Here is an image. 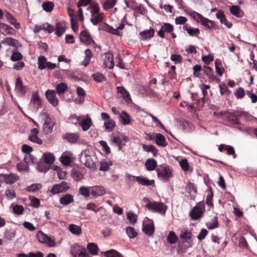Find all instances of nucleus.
<instances>
[{
	"label": "nucleus",
	"instance_id": "obj_50",
	"mask_svg": "<svg viewBox=\"0 0 257 257\" xmlns=\"http://www.w3.org/2000/svg\"><path fill=\"white\" fill-rule=\"evenodd\" d=\"M79 192L80 195L85 197H88L90 196V188L86 187L85 186H81L79 189Z\"/></svg>",
	"mask_w": 257,
	"mask_h": 257
},
{
	"label": "nucleus",
	"instance_id": "obj_12",
	"mask_svg": "<svg viewBox=\"0 0 257 257\" xmlns=\"http://www.w3.org/2000/svg\"><path fill=\"white\" fill-rule=\"evenodd\" d=\"M116 90L118 94L123 98V99L129 103L132 101V99L130 93L126 90L123 86H117Z\"/></svg>",
	"mask_w": 257,
	"mask_h": 257
},
{
	"label": "nucleus",
	"instance_id": "obj_3",
	"mask_svg": "<svg viewBox=\"0 0 257 257\" xmlns=\"http://www.w3.org/2000/svg\"><path fill=\"white\" fill-rule=\"evenodd\" d=\"M193 236L192 232L186 229H183L181 230L179 237L181 239L178 242V247H182V245L185 243L188 244V246H191V239Z\"/></svg>",
	"mask_w": 257,
	"mask_h": 257
},
{
	"label": "nucleus",
	"instance_id": "obj_41",
	"mask_svg": "<svg viewBox=\"0 0 257 257\" xmlns=\"http://www.w3.org/2000/svg\"><path fill=\"white\" fill-rule=\"evenodd\" d=\"M82 129L84 131H87L90 127L91 124V120L90 118L83 119L79 123Z\"/></svg>",
	"mask_w": 257,
	"mask_h": 257
},
{
	"label": "nucleus",
	"instance_id": "obj_57",
	"mask_svg": "<svg viewBox=\"0 0 257 257\" xmlns=\"http://www.w3.org/2000/svg\"><path fill=\"white\" fill-rule=\"evenodd\" d=\"M46 59L43 56H40L38 57V68L40 70H44L45 68V65L47 63Z\"/></svg>",
	"mask_w": 257,
	"mask_h": 257
},
{
	"label": "nucleus",
	"instance_id": "obj_1",
	"mask_svg": "<svg viewBox=\"0 0 257 257\" xmlns=\"http://www.w3.org/2000/svg\"><path fill=\"white\" fill-rule=\"evenodd\" d=\"M143 201L145 203V207L148 210H153L156 212H159L161 214L165 213L167 206L165 205L163 203L161 202H151L150 200L147 197H145L143 199Z\"/></svg>",
	"mask_w": 257,
	"mask_h": 257
},
{
	"label": "nucleus",
	"instance_id": "obj_14",
	"mask_svg": "<svg viewBox=\"0 0 257 257\" xmlns=\"http://www.w3.org/2000/svg\"><path fill=\"white\" fill-rule=\"evenodd\" d=\"M80 39L82 42L87 45H90L91 43H94L96 45L94 41L91 38L89 33L85 30H83L81 32L80 34Z\"/></svg>",
	"mask_w": 257,
	"mask_h": 257
},
{
	"label": "nucleus",
	"instance_id": "obj_38",
	"mask_svg": "<svg viewBox=\"0 0 257 257\" xmlns=\"http://www.w3.org/2000/svg\"><path fill=\"white\" fill-rule=\"evenodd\" d=\"M206 227L209 229H213L218 227L219 224L217 216H214L213 219L206 223Z\"/></svg>",
	"mask_w": 257,
	"mask_h": 257
},
{
	"label": "nucleus",
	"instance_id": "obj_47",
	"mask_svg": "<svg viewBox=\"0 0 257 257\" xmlns=\"http://www.w3.org/2000/svg\"><path fill=\"white\" fill-rule=\"evenodd\" d=\"M42 185L40 183L32 184V185L28 186L26 190L28 192H34L36 191L41 189Z\"/></svg>",
	"mask_w": 257,
	"mask_h": 257
},
{
	"label": "nucleus",
	"instance_id": "obj_36",
	"mask_svg": "<svg viewBox=\"0 0 257 257\" xmlns=\"http://www.w3.org/2000/svg\"><path fill=\"white\" fill-rule=\"evenodd\" d=\"M121 123L123 125H127L131 123V118L130 115L125 111H122L119 116Z\"/></svg>",
	"mask_w": 257,
	"mask_h": 257
},
{
	"label": "nucleus",
	"instance_id": "obj_9",
	"mask_svg": "<svg viewBox=\"0 0 257 257\" xmlns=\"http://www.w3.org/2000/svg\"><path fill=\"white\" fill-rule=\"evenodd\" d=\"M54 90L48 89L45 92V95L50 103L54 106H56L58 104V100Z\"/></svg>",
	"mask_w": 257,
	"mask_h": 257
},
{
	"label": "nucleus",
	"instance_id": "obj_30",
	"mask_svg": "<svg viewBox=\"0 0 257 257\" xmlns=\"http://www.w3.org/2000/svg\"><path fill=\"white\" fill-rule=\"evenodd\" d=\"M105 18L103 13H100L95 15L93 17H91L90 21L94 25H97L102 22Z\"/></svg>",
	"mask_w": 257,
	"mask_h": 257
},
{
	"label": "nucleus",
	"instance_id": "obj_44",
	"mask_svg": "<svg viewBox=\"0 0 257 257\" xmlns=\"http://www.w3.org/2000/svg\"><path fill=\"white\" fill-rule=\"evenodd\" d=\"M183 29L187 31V33L190 36H196L200 33V30L198 28H188L187 26L183 27Z\"/></svg>",
	"mask_w": 257,
	"mask_h": 257
},
{
	"label": "nucleus",
	"instance_id": "obj_55",
	"mask_svg": "<svg viewBox=\"0 0 257 257\" xmlns=\"http://www.w3.org/2000/svg\"><path fill=\"white\" fill-rule=\"evenodd\" d=\"M54 4L51 2H46L42 4L43 10L47 12H51L54 8Z\"/></svg>",
	"mask_w": 257,
	"mask_h": 257
},
{
	"label": "nucleus",
	"instance_id": "obj_16",
	"mask_svg": "<svg viewBox=\"0 0 257 257\" xmlns=\"http://www.w3.org/2000/svg\"><path fill=\"white\" fill-rule=\"evenodd\" d=\"M155 30L150 28L149 30H146L141 32L139 34L141 39L142 40H148L151 39L154 36Z\"/></svg>",
	"mask_w": 257,
	"mask_h": 257
},
{
	"label": "nucleus",
	"instance_id": "obj_4",
	"mask_svg": "<svg viewBox=\"0 0 257 257\" xmlns=\"http://www.w3.org/2000/svg\"><path fill=\"white\" fill-rule=\"evenodd\" d=\"M142 229L145 234L152 236L155 231V226L153 221L148 217H145L143 222Z\"/></svg>",
	"mask_w": 257,
	"mask_h": 257
},
{
	"label": "nucleus",
	"instance_id": "obj_45",
	"mask_svg": "<svg viewBox=\"0 0 257 257\" xmlns=\"http://www.w3.org/2000/svg\"><path fill=\"white\" fill-rule=\"evenodd\" d=\"M93 79L97 82H102L106 81V78L103 74L100 72H97L92 75Z\"/></svg>",
	"mask_w": 257,
	"mask_h": 257
},
{
	"label": "nucleus",
	"instance_id": "obj_28",
	"mask_svg": "<svg viewBox=\"0 0 257 257\" xmlns=\"http://www.w3.org/2000/svg\"><path fill=\"white\" fill-rule=\"evenodd\" d=\"M84 165L86 167L91 169H95V164L92 160L90 155H89L86 153L84 154Z\"/></svg>",
	"mask_w": 257,
	"mask_h": 257
},
{
	"label": "nucleus",
	"instance_id": "obj_13",
	"mask_svg": "<svg viewBox=\"0 0 257 257\" xmlns=\"http://www.w3.org/2000/svg\"><path fill=\"white\" fill-rule=\"evenodd\" d=\"M198 22H200L202 25L208 29H215L216 28L215 22L210 20L203 16H201Z\"/></svg>",
	"mask_w": 257,
	"mask_h": 257
},
{
	"label": "nucleus",
	"instance_id": "obj_46",
	"mask_svg": "<svg viewBox=\"0 0 257 257\" xmlns=\"http://www.w3.org/2000/svg\"><path fill=\"white\" fill-rule=\"evenodd\" d=\"M104 125L106 130L112 131L115 126V122L113 120L110 119L105 121Z\"/></svg>",
	"mask_w": 257,
	"mask_h": 257
},
{
	"label": "nucleus",
	"instance_id": "obj_54",
	"mask_svg": "<svg viewBox=\"0 0 257 257\" xmlns=\"http://www.w3.org/2000/svg\"><path fill=\"white\" fill-rule=\"evenodd\" d=\"M13 212L18 215H22L24 211V208L22 205L16 204L13 207Z\"/></svg>",
	"mask_w": 257,
	"mask_h": 257
},
{
	"label": "nucleus",
	"instance_id": "obj_63",
	"mask_svg": "<svg viewBox=\"0 0 257 257\" xmlns=\"http://www.w3.org/2000/svg\"><path fill=\"white\" fill-rule=\"evenodd\" d=\"M81 250V246L78 243H75L71 247L70 252L72 255L74 257Z\"/></svg>",
	"mask_w": 257,
	"mask_h": 257
},
{
	"label": "nucleus",
	"instance_id": "obj_40",
	"mask_svg": "<svg viewBox=\"0 0 257 257\" xmlns=\"http://www.w3.org/2000/svg\"><path fill=\"white\" fill-rule=\"evenodd\" d=\"M84 53L85 56L84 60L82 62V64L84 66H87L89 64L90 60L92 57V54L91 51L89 49H86Z\"/></svg>",
	"mask_w": 257,
	"mask_h": 257
},
{
	"label": "nucleus",
	"instance_id": "obj_52",
	"mask_svg": "<svg viewBox=\"0 0 257 257\" xmlns=\"http://www.w3.org/2000/svg\"><path fill=\"white\" fill-rule=\"evenodd\" d=\"M112 165V163L110 161L102 160L100 162V170L106 171L109 169V166Z\"/></svg>",
	"mask_w": 257,
	"mask_h": 257
},
{
	"label": "nucleus",
	"instance_id": "obj_11",
	"mask_svg": "<svg viewBox=\"0 0 257 257\" xmlns=\"http://www.w3.org/2000/svg\"><path fill=\"white\" fill-rule=\"evenodd\" d=\"M103 65L107 68L112 69L114 67L113 55L112 53L108 52L104 54Z\"/></svg>",
	"mask_w": 257,
	"mask_h": 257
},
{
	"label": "nucleus",
	"instance_id": "obj_20",
	"mask_svg": "<svg viewBox=\"0 0 257 257\" xmlns=\"http://www.w3.org/2000/svg\"><path fill=\"white\" fill-rule=\"evenodd\" d=\"M90 192L93 196H98L104 194L105 190L102 186H95L90 188Z\"/></svg>",
	"mask_w": 257,
	"mask_h": 257
},
{
	"label": "nucleus",
	"instance_id": "obj_37",
	"mask_svg": "<svg viewBox=\"0 0 257 257\" xmlns=\"http://www.w3.org/2000/svg\"><path fill=\"white\" fill-rule=\"evenodd\" d=\"M87 248L90 254L96 255L98 253V247L95 243H88L87 245Z\"/></svg>",
	"mask_w": 257,
	"mask_h": 257
},
{
	"label": "nucleus",
	"instance_id": "obj_59",
	"mask_svg": "<svg viewBox=\"0 0 257 257\" xmlns=\"http://www.w3.org/2000/svg\"><path fill=\"white\" fill-rule=\"evenodd\" d=\"M18 43V41L12 38H6L3 41L2 43H6L9 46H16Z\"/></svg>",
	"mask_w": 257,
	"mask_h": 257
},
{
	"label": "nucleus",
	"instance_id": "obj_48",
	"mask_svg": "<svg viewBox=\"0 0 257 257\" xmlns=\"http://www.w3.org/2000/svg\"><path fill=\"white\" fill-rule=\"evenodd\" d=\"M1 28L2 30H4V32L6 33L7 34L14 35L15 34V30L13 28H12L11 27L7 24H1Z\"/></svg>",
	"mask_w": 257,
	"mask_h": 257
},
{
	"label": "nucleus",
	"instance_id": "obj_21",
	"mask_svg": "<svg viewBox=\"0 0 257 257\" xmlns=\"http://www.w3.org/2000/svg\"><path fill=\"white\" fill-rule=\"evenodd\" d=\"M155 140L156 144L162 147H166L168 145L165 137L160 133L155 134Z\"/></svg>",
	"mask_w": 257,
	"mask_h": 257
},
{
	"label": "nucleus",
	"instance_id": "obj_15",
	"mask_svg": "<svg viewBox=\"0 0 257 257\" xmlns=\"http://www.w3.org/2000/svg\"><path fill=\"white\" fill-rule=\"evenodd\" d=\"M26 86L23 85V82L21 77H19L16 79L15 89L19 92L20 95L24 96L26 93Z\"/></svg>",
	"mask_w": 257,
	"mask_h": 257
},
{
	"label": "nucleus",
	"instance_id": "obj_26",
	"mask_svg": "<svg viewBox=\"0 0 257 257\" xmlns=\"http://www.w3.org/2000/svg\"><path fill=\"white\" fill-rule=\"evenodd\" d=\"M73 201V196L69 193L66 194L60 198V203L64 205H67Z\"/></svg>",
	"mask_w": 257,
	"mask_h": 257
},
{
	"label": "nucleus",
	"instance_id": "obj_27",
	"mask_svg": "<svg viewBox=\"0 0 257 257\" xmlns=\"http://www.w3.org/2000/svg\"><path fill=\"white\" fill-rule=\"evenodd\" d=\"M116 1L117 0H100V3L102 4L104 10H108L115 6Z\"/></svg>",
	"mask_w": 257,
	"mask_h": 257
},
{
	"label": "nucleus",
	"instance_id": "obj_23",
	"mask_svg": "<svg viewBox=\"0 0 257 257\" xmlns=\"http://www.w3.org/2000/svg\"><path fill=\"white\" fill-rule=\"evenodd\" d=\"M226 118L228 122L231 124H240V122L236 117L235 112H227L226 113Z\"/></svg>",
	"mask_w": 257,
	"mask_h": 257
},
{
	"label": "nucleus",
	"instance_id": "obj_19",
	"mask_svg": "<svg viewBox=\"0 0 257 257\" xmlns=\"http://www.w3.org/2000/svg\"><path fill=\"white\" fill-rule=\"evenodd\" d=\"M137 182L143 186H150L154 184L155 181L154 180H149L146 177L137 176L135 177Z\"/></svg>",
	"mask_w": 257,
	"mask_h": 257
},
{
	"label": "nucleus",
	"instance_id": "obj_10",
	"mask_svg": "<svg viewBox=\"0 0 257 257\" xmlns=\"http://www.w3.org/2000/svg\"><path fill=\"white\" fill-rule=\"evenodd\" d=\"M39 131L36 128H32L31 130V133L28 137V140L32 142L36 143L39 145H42V140L38 137Z\"/></svg>",
	"mask_w": 257,
	"mask_h": 257
},
{
	"label": "nucleus",
	"instance_id": "obj_35",
	"mask_svg": "<svg viewBox=\"0 0 257 257\" xmlns=\"http://www.w3.org/2000/svg\"><path fill=\"white\" fill-rule=\"evenodd\" d=\"M88 8L90 10L91 17H93L95 15L100 13L99 6L97 2H93L92 3H91L90 6Z\"/></svg>",
	"mask_w": 257,
	"mask_h": 257
},
{
	"label": "nucleus",
	"instance_id": "obj_42",
	"mask_svg": "<svg viewBox=\"0 0 257 257\" xmlns=\"http://www.w3.org/2000/svg\"><path fill=\"white\" fill-rule=\"evenodd\" d=\"M167 239L170 243L174 244L178 241V237L174 231H171L168 233Z\"/></svg>",
	"mask_w": 257,
	"mask_h": 257
},
{
	"label": "nucleus",
	"instance_id": "obj_34",
	"mask_svg": "<svg viewBox=\"0 0 257 257\" xmlns=\"http://www.w3.org/2000/svg\"><path fill=\"white\" fill-rule=\"evenodd\" d=\"M67 89L68 86L67 84L64 82H61L57 85L56 87V92H57L59 96H61L64 94Z\"/></svg>",
	"mask_w": 257,
	"mask_h": 257
},
{
	"label": "nucleus",
	"instance_id": "obj_51",
	"mask_svg": "<svg viewBox=\"0 0 257 257\" xmlns=\"http://www.w3.org/2000/svg\"><path fill=\"white\" fill-rule=\"evenodd\" d=\"M104 254L106 257H123L119 252L114 249L106 251L104 252Z\"/></svg>",
	"mask_w": 257,
	"mask_h": 257
},
{
	"label": "nucleus",
	"instance_id": "obj_5",
	"mask_svg": "<svg viewBox=\"0 0 257 257\" xmlns=\"http://www.w3.org/2000/svg\"><path fill=\"white\" fill-rule=\"evenodd\" d=\"M43 115L45 117V119L43 125V130L45 133L48 134L52 132L55 123L53 118L50 117L48 113L44 112Z\"/></svg>",
	"mask_w": 257,
	"mask_h": 257
},
{
	"label": "nucleus",
	"instance_id": "obj_31",
	"mask_svg": "<svg viewBox=\"0 0 257 257\" xmlns=\"http://www.w3.org/2000/svg\"><path fill=\"white\" fill-rule=\"evenodd\" d=\"M100 29L104 30L108 33H111L113 35L119 36L120 33L117 30L113 29L112 27L110 26L106 23H104L100 25Z\"/></svg>",
	"mask_w": 257,
	"mask_h": 257
},
{
	"label": "nucleus",
	"instance_id": "obj_32",
	"mask_svg": "<svg viewBox=\"0 0 257 257\" xmlns=\"http://www.w3.org/2000/svg\"><path fill=\"white\" fill-rule=\"evenodd\" d=\"M206 191L208 193V194L206 197V204L208 206L213 207V203L212 202V200L213 198V193L212 188L210 186L208 187Z\"/></svg>",
	"mask_w": 257,
	"mask_h": 257
},
{
	"label": "nucleus",
	"instance_id": "obj_43",
	"mask_svg": "<svg viewBox=\"0 0 257 257\" xmlns=\"http://www.w3.org/2000/svg\"><path fill=\"white\" fill-rule=\"evenodd\" d=\"M69 230L73 234L75 235H79L81 234L82 230L80 226L74 224H71L69 226Z\"/></svg>",
	"mask_w": 257,
	"mask_h": 257
},
{
	"label": "nucleus",
	"instance_id": "obj_64",
	"mask_svg": "<svg viewBox=\"0 0 257 257\" xmlns=\"http://www.w3.org/2000/svg\"><path fill=\"white\" fill-rule=\"evenodd\" d=\"M22 59L23 55L19 52H14L11 56V60L13 62L20 61Z\"/></svg>",
	"mask_w": 257,
	"mask_h": 257
},
{
	"label": "nucleus",
	"instance_id": "obj_2",
	"mask_svg": "<svg viewBox=\"0 0 257 257\" xmlns=\"http://www.w3.org/2000/svg\"><path fill=\"white\" fill-rule=\"evenodd\" d=\"M205 211V204L203 201H201L197 203L190 211L189 216L192 220H196L200 219Z\"/></svg>",
	"mask_w": 257,
	"mask_h": 257
},
{
	"label": "nucleus",
	"instance_id": "obj_60",
	"mask_svg": "<svg viewBox=\"0 0 257 257\" xmlns=\"http://www.w3.org/2000/svg\"><path fill=\"white\" fill-rule=\"evenodd\" d=\"M179 165L184 172H186L189 170V164L186 158L183 159L181 161H180Z\"/></svg>",
	"mask_w": 257,
	"mask_h": 257
},
{
	"label": "nucleus",
	"instance_id": "obj_6",
	"mask_svg": "<svg viewBox=\"0 0 257 257\" xmlns=\"http://www.w3.org/2000/svg\"><path fill=\"white\" fill-rule=\"evenodd\" d=\"M156 172L159 178L166 181H168L172 175L169 166L158 168L157 169Z\"/></svg>",
	"mask_w": 257,
	"mask_h": 257
},
{
	"label": "nucleus",
	"instance_id": "obj_7",
	"mask_svg": "<svg viewBox=\"0 0 257 257\" xmlns=\"http://www.w3.org/2000/svg\"><path fill=\"white\" fill-rule=\"evenodd\" d=\"M19 179V176L15 173L0 174V181H4L7 184H12Z\"/></svg>",
	"mask_w": 257,
	"mask_h": 257
},
{
	"label": "nucleus",
	"instance_id": "obj_49",
	"mask_svg": "<svg viewBox=\"0 0 257 257\" xmlns=\"http://www.w3.org/2000/svg\"><path fill=\"white\" fill-rule=\"evenodd\" d=\"M31 102L37 105V109L41 106L42 100L37 94H33Z\"/></svg>",
	"mask_w": 257,
	"mask_h": 257
},
{
	"label": "nucleus",
	"instance_id": "obj_39",
	"mask_svg": "<svg viewBox=\"0 0 257 257\" xmlns=\"http://www.w3.org/2000/svg\"><path fill=\"white\" fill-rule=\"evenodd\" d=\"M231 14L236 17L240 18L242 16V12L240 11L239 7L238 6H233L230 8Z\"/></svg>",
	"mask_w": 257,
	"mask_h": 257
},
{
	"label": "nucleus",
	"instance_id": "obj_33",
	"mask_svg": "<svg viewBox=\"0 0 257 257\" xmlns=\"http://www.w3.org/2000/svg\"><path fill=\"white\" fill-rule=\"evenodd\" d=\"M42 158L45 163L49 165L53 164L55 161L54 156L50 153H45L43 154Z\"/></svg>",
	"mask_w": 257,
	"mask_h": 257
},
{
	"label": "nucleus",
	"instance_id": "obj_62",
	"mask_svg": "<svg viewBox=\"0 0 257 257\" xmlns=\"http://www.w3.org/2000/svg\"><path fill=\"white\" fill-rule=\"evenodd\" d=\"M234 95L237 99H241L245 95V91L242 87H238L234 92Z\"/></svg>",
	"mask_w": 257,
	"mask_h": 257
},
{
	"label": "nucleus",
	"instance_id": "obj_58",
	"mask_svg": "<svg viewBox=\"0 0 257 257\" xmlns=\"http://www.w3.org/2000/svg\"><path fill=\"white\" fill-rule=\"evenodd\" d=\"M143 149L148 152H152L154 156H156V154L157 153V150L156 149V147L153 145H143Z\"/></svg>",
	"mask_w": 257,
	"mask_h": 257
},
{
	"label": "nucleus",
	"instance_id": "obj_53",
	"mask_svg": "<svg viewBox=\"0 0 257 257\" xmlns=\"http://www.w3.org/2000/svg\"><path fill=\"white\" fill-rule=\"evenodd\" d=\"M73 179L76 181H79L83 178L82 174L78 170L73 169L71 173Z\"/></svg>",
	"mask_w": 257,
	"mask_h": 257
},
{
	"label": "nucleus",
	"instance_id": "obj_29",
	"mask_svg": "<svg viewBox=\"0 0 257 257\" xmlns=\"http://www.w3.org/2000/svg\"><path fill=\"white\" fill-rule=\"evenodd\" d=\"M145 165L148 171H151L156 169L157 163L154 159H148L146 160Z\"/></svg>",
	"mask_w": 257,
	"mask_h": 257
},
{
	"label": "nucleus",
	"instance_id": "obj_24",
	"mask_svg": "<svg viewBox=\"0 0 257 257\" xmlns=\"http://www.w3.org/2000/svg\"><path fill=\"white\" fill-rule=\"evenodd\" d=\"M5 17L8 20L9 22L13 25L16 29H19L20 27V23L17 22V20L11 13L6 11L5 13Z\"/></svg>",
	"mask_w": 257,
	"mask_h": 257
},
{
	"label": "nucleus",
	"instance_id": "obj_8",
	"mask_svg": "<svg viewBox=\"0 0 257 257\" xmlns=\"http://www.w3.org/2000/svg\"><path fill=\"white\" fill-rule=\"evenodd\" d=\"M69 189V186L67 185V183L64 181L59 184L54 185L50 190L53 194H58L61 192L67 191Z\"/></svg>",
	"mask_w": 257,
	"mask_h": 257
},
{
	"label": "nucleus",
	"instance_id": "obj_22",
	"mask_svg": "<svg viewBox=\"0 0 257 257\" xmlns=\"http://www.w3.org/2000/svg\"><path fill=\"white\" fill-rule=\"evenodd\" d=\"M63 138L71 143H74L79 139V134L66 133L63 136Z\"/></svg>",
	"mask_w": 257,
	"mask_h": 257
},
{
	"label": "nucleus",
	"instance_id": "obj_17",
	"mask_svg": "<svg viewBox=\"0 0 257 257\" xmlns=\"http://www.w3.org/2000/svg\"><path fill=\"white\" fill-rule=\"evenodd\" d=\"M216 17L220 20V23L225 25L227 28H231L232 24L226 19L222 11L219 10L216 14Z\"/></svg>",
	"mask_w": 257,
	"mask_h": 257
},
{
	"label": "nucleus",
	"instance_id": "obj_25",
	"mask_svg": "<svg viewBox=\"0 0 257 257\" xmlns=\"http://www.w3.org/2000/svg\"><path fill=\"white\" fill-rule=\"evenodd\" d=\"M66 24L64 21L58 22L56 24V34L58 36H61L65 31Z\"/></svg>",
	"mask_w": 257,
	"mask_h": 257
},
{
	"label": "nucleus",
	"instance_id": "obj_56",
	"mask_svg": "<svg viewBox=\"0 0 257 257\" xmlns=\"http://www.w3.org/2000/svg\"><path fill=\"white\" fill-rule=\"evenodd\" d=\"M24 161L26 164H35L37 161V159L34 156L30 154L25 155Z\"/></svg>",
	"mask_w": 257,
	"mask_h": 257
},
{
	"label": "nucleus",
	"instance_id": "obj_18",
	"mask_svg": "<svg viewBox=\"0 0 257 257\" xmlns=\"http://www.w3.org/2000/svg\"><path fill=\"white\" fill-rule=\"evenodd\" d=\"M187 189L188 193L190 194V200H194L197 192V189L194 183L189 182L187 185Z\"/></svg>",
	"mask_w": 257,
	"mask_h": 257
},
{
	"label": "nucleus",
	"instance_id": "obj_61",
	"mask_svg": "<svg viewBox=\"0 0 257 257\" xmlns=\"http://www.w3.org/2000/svg\"><path fill=\"white\" fill-rule=\"evenodd\" d=\"M204 73L207 75L209 78V81H210L212 77L214 76L213 69L209 66H205L204 67Z\"/></svg>",
	"mask_w": 257,
	"mask_h": 257
}]
</instances>
